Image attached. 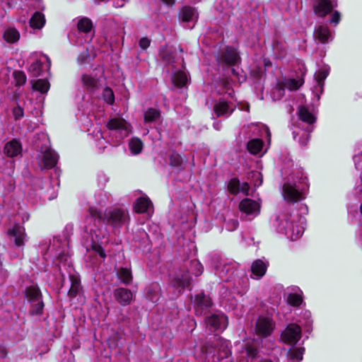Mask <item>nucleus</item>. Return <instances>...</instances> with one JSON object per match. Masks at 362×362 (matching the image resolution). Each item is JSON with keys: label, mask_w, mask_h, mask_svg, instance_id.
<instances>
[{"label": "nucleus", "mask_w": 362, "mask_h": 362, "mask_svg": "<svg viewBox=\"0 0 362 362\" xmlns=\"http://www.w3.org/2000/svg\"><path fill=\"white\" fill-rule=\"evenodd\" d=\"M286 214H281L276 218L279 223V230L287 235L293 240L298 239L304 232L305 220L303 217H293Z\"/></svg>", "instance_id": "1"}, {"label": "nucleus", "mask_w": 362, "mask_h": 362, "mask_svg": "<svg viewBox=\"0 0 362 362\" xmlns=\"http://www.w3.org/2000/svg\"><path fill=\"white\" fill-rule=\"evenodd\" d=\"M101 219L102 214L96 209L90 208V216L88 217L86 220L89 226H86V230L91 236L93 240L92 248L98 253L101 257L105 258L106 255L103 248L97 243V242L100 240L101 236L98 234L97 231L99 230V229L98 228H96V226H99Z\"/></svg>", "instance_id": "2"}, {"label": "nucleus", "mask_w": 362, "mask_h": 362, "mask_svg": "<svg viewBox=\"0 0 362 362\" xmlns=\"http://www.w3.org/2000/svg\"><path fill=\"white\" fill-rule=\"evenodd\" d=\"M275 326V322L271 317L260 315L256 321L255 333L259 336L268 337L273 332Z\"/></svg>", "instance_id": "3"}, {"label": "nucleus", "mask_w": 362, "mask_h": 362, "mask_svg": "<svg viewBox=\"0 0 362 362\" xmlns=\"http://www.w3.org/2000/svg\"><path fill=\"white\" fill-rule=\"evenodd\" d=\"M202 265L198 260L194 259L190 262V267L187 270V274L177 275L176 276V283L180 286L185 287L189 285L191 281V276L189 274L197 276L202 274Z\"/></svg>", "instance_id": "4"}, {"label": "nucleus", "mask_w": 362, "mask_h": 362, "mask_svg": "<svg viewBox=\"0 0 362 362\" xmlns=\"http://www.w3.org/2000/svg\"><path fill=\"white\" fill-rule=\"evenodd\" d=\"M261 204L259 201L249 198L243 199L239 204V209L250 219L254 218L259 214Z\"/></svg>", "instance_id": "5"}, {"label": "nucleus", "mask_w": 362, "mask_h": 362, "mask_svg": "<svg viewBox=\"0 0 362 362\" xmlns=\"http://www.w3.org/2000/svg\"><path fill=\"white\" fill-rule=\"evenodd\" d=\"M282 195L287 202H297L303 199V192L296 183L286 182L282 187Z\"/></svg>", "instance_id": "6"}, {"label": "nucleus", "mask_w": 362, "mask_h": 362, "mask_svg": "<svg viewBox=\"0 0 362 362\" xmlns=\"http://www.w3.org/2000/svg\"><path fill=\"white\" fill-rule=\"evenodd\" d=\"M300 337L301 329L296 324L288 325L281 334V341L288 344H296Z\"/></svg>", "instance_id": "7"}, {"label": "nucleus", "mask_w": 362, "mask_h": 362, "mask_svg": "<svg viewBox=\"0 0 362 362\" xmlns=\"http://www.w3.org/2000/svg\"><path fill=\"white\" fill-rule=\"evenodd\" d=\"M106 126L108 129L119 132L122 138L127 136L132 131L129 124L124 119L119 117L110 119Z\"/></svg>", "instance_id": "8"}, {"label": "nucleus", "mask_w": 362, "mask_h": 362, "mask_svg": "<svg viewBox=\"0 0 362 362\" xmlns=\"http://www.w3.org/2000/svg\"><path fill=\"white\" fill-rule=\"evenodd\" d=\"M337 6V0L333 1L330 0H314V12L319 17H325L328 13H329L334 8Z\"/></svg>", "instance_id": "9"}, {"label": "nucleus", "mask_w": 362, "mask_h": 362, "mask_svg": "<svg viewBox=\"0 0 362 362\" xmlns=\"http://www.w3.org/2000/svg\"><path fill=\"white\" fill-rule=\"evenodd\" d=\"M57 160V154L50 149L41 152L38 156V164L42 169L53 168Z\"/></svg>", "instance_id": "10"}, {"label": "nucleus", "mask_w": 362, "mask_h": 362, "mask_svg": "<svg viewBox=\"0 0 362 362\" xmlns=\"http://www.w3.org/2000/svg\"><path fill=\"white\" fill-rule=\"evenodd\" d=\"M113 294L117 302L124 306L131 304L134 299V293L129 289L125 288L115 289Z\"/></svg>", "instance_id": "11"}, {"label": "nucleus", "mask_w": 362, "mask_h": 362, "mask_svg": "<svg viewBox=\"0 0 362 362\" xmlns=\"http://www.w3.org/2000/svg\"><path fill=\"white\" fill-rule=\"evenodd\" d=\"M250 187L247 182H240L239 180L233 178L228 184V190L233 194L243 193L247 195Z\"/></svg>", "instance_id": "12"}, {"label": "nucleus", "mask_w": 362, "mask_h": 362, "mask_svg": "<svg viewBox=\"0 0 362 362\" xmlns=\"http://www.w3.org/2000/svg\"><path fill=\"white\" fill-rule=\"evenodd\" d=\"M206 324L215 330H222L227 327L228 319L223 315H214L206 320Z\"/></svg>", "instance_id": "13"}, {"label": "nucleus", "mask_w": 362, "mask_h": 362, "mask_svg": "<svg viewBox=\"0 0 362 362\" xmlns=\"http://www.w3.org/2000/svg\"><path fill=\"white\" fill-rule=\"evenodd\" d=\"M267 269V264L261 259L254 261L251 266V271L254 279H260L266 273Z\"/></svg>", "instance_id": "14"}, {"label": "nucleus", "mask_w": 362, "mask_h": 362, "mask_svg": "<svg viewBox=\"0 0 362 362\" xmlns=\"http://www.w3.org/2000/svg\"><path fill=\"white\" fill-rule=\"evenodd\" d=\"M239 61V56L236 50L232 48H227L221 57L218 59V62L226 63L228 65H234Z\"/></svg>", "instance_id": "15"}, {"label": "nucleus", "mask_w": 362, "mask_h": 362, "mask_svg": "<svg viewBox=\"0 0 362 362\" xmlns=\"http://www.w3.org/2000/svg\"><path fill=\"white\" fill-rule=\"evenodd\" d=\"M314 37L322 43H326L332 38V34L327 25H319L315 29Z\"/></svg>", "instance_id": "16"}, {"label": "nucleus", "mask_w": 362, "mask_h": 362, "mask_svg": "<svg viewBox=\"0 0 362 362\" xmlns=\"http://www.w3.org/2000/svg\"><path fill=\"white\" fill-rule=\"evenodd\" d=\"M214 110L218 117L229 115L234 110V106L224 100H219L215 104Z\"/></svg>", "instance_id": "17"}, {"label": "nucleus", "mask_w": 362, "mask_h": 362, "mask_svg": "<svg viewBox=\"0 0 362 362\" xmlns=\"http://www.w3.org/2000/svg\"><path fill=\"white\" fill-rule=\"evenodd\" d=\"M8 235L13 238L15 245L22 246L25 238L24 228L20 226H16L8 231Z\"/></svg>", "instance_id": "18"}, {"label": "nucleus", "mask_w": 362, "mask_h": 362, "mask_svg": "<svg viewBox=\"0 0 362 362\" xmlns=\"http://www.w3.org/2000/svg\"><path fill=\"white\" fill-rule=\"evenodd\" d=\"M134 209L137 213H151L153 211V204L148 198L141 197L136 199L134 204Z\"/></svg>", "instance_id": "19"}, {"label": "nucleus", "mask_w": 362, "mask_h": 362, "mask_svg": "<svg viewBox=\"0 0 362 362\" xmlns=\"http://www.w3.org/2000/svg\"><path fill=\"white\" fill-rule=\"evenodd\" d=\"M81 82L83 86L90 91L96 90L100 86L98 79L89 74H83L81 76Z\"/></svg>", "instance_id": "20"}, {"label": "nucleus", "mask_w": 362, "mask_h": 362, "mask_svg": "<svg viewBox=\"0 0 362 362\" xmlns=\"http://www.w3.org/2000/svg\"><path fill=\"white\" fill-rule=\"evenodd\" d=\"M21 152V144L17 140L8 142L4 147V153L9 157L18 156Z\"/></svg>", "instance_id": "21"}, {"label": "nucleus", "mask_w": 362, "mask_h": 362, "mask_svg": "<svg viewBox=\"0 0 362 362\" xmlns=\"http://www.w3.org/2000/svg\"><path fill=\"white\" fill-rule=\"evenodd\" d=\"M180 15L182 21L185 22L194 21L198 18V13L196 10L187 6H185L182 8Z\"/></svg>", "instance_id": "22"}, {"label": "nucleus", "mask_w": 362, "mask_h": 362, "mask_svg": "<svg viewBox=\"0 0 362 362\" xmlns=\"http://www.w3.org/2000/svg\"><path fill=\"white\" fill-rule=\"evenodd\" d=\"M126 213L123 210L116 209L110 212L107 221L112 224H119L124 221Z\"/></svg>", "instance_id": "23"}, {"label": "nucleus", "mask_w": 362, "mask_h": 362, "mask_svg": "<svg viewBox=\"0 0 362 362\" xmlns=\"http://www.w3.org/2000/svg\"><path fill=\"white\" fill-rule=\"evenodd\" d=\"M3 37L8 43H15L20 39V33L15 28H7L4 32Z\"/></svg>", "instance_id": "24"}, {"label": "nucleus", "mask_w": 362, "mask_h": 362, "mask_svg": "<svg viewBox=\"0 0 362 362\" xmlns=\"http://www.w3.org/2000/svg\"><path fill=\"white\" fill-rule=\"evenodd\" d=\"M45 23V16L40 12H35L30 20V25L33 29H41Z\"/></svg>", "instance_id": "25"}, {"label": "nucleus", "mask_w": 362, "mask_h": 362, "mask_svg": "<svg viewBox=\"0 0 362 362\" xmlns=\"http://www.w3.org/2000/svg\"><path fill=\"white\" fill-rule=\"evenodd\" d=\"M118 279L125 285H129L132 281V274L130 269L121 267L117 270Z\"/></svg>", "instance_id": "26"}, {"label": "nucleus", "mask_w": 362, "mask_h": 362, "mask_svg": "<svg viewBox=\"0 0 362 362\" xmlns=\"http://www.w3.org/2000/svg\"><path fill=\"white\" fill-rule=\"evenodd\" d=\"M298 115L303 122L308 124H313L315 122V116L304 106H300L298 110Z\"/></svg>", "instance_id": "27"}, {"label": "nucleus", "mask_w": 362, "mask_h": 362, "mask_svg": "<svg viewBox=\"0 0 362 362\" xmlns=\"http://www.w3.org/2000/svg\"><path fill=\"white\" fill-rule=\"evenodd\" d=\"M70 281H71V287L69 288L68 294L70 297L74 298L81 291L80 280L78 276L71 274V275H70Z\"/></svg>", "instance_id": "28"}, {"label": "nucleus", "mask_w": 362, "mask_h": 362, "mask_svg": "<svg viewBox=\"0 0 362 362\" xmlns=\"http://www.w3.org/2000/svg\"><path fill=\"white\" fill-rule=\"evenodd\" d=\"M172 80L175 86L182 87L187 84L188 78L185 71H178L173 74Z\"/></svg>", "instance_id": "29"}, {"label": "nucleus", "mask_w": 362, "mask_h": 362, "mask_svg": "<svg viewBox=\"0 0 362 362\" xmlns=\"http://www.w3.org/2000/svg\"><path fill=\"white\" fill-rule=\"evenodd\" d=\"M33 88L41 93H47L49 88V83L47 80L38 79L32 81Z\"/></svg>", "instance_id": "30"}, {"label": "nucleus", "mask_w": 362, "mask_h": 362, "mask_svg": "<svg viewBox=\"0 0 362 362\" xmlns=\"http://www.w3.org/2000/svg\"><path fill=\"white\" fill-rule=\"evenodd\" d=\"M160 117V111L154 108H149L144 112L145 122H154L157 121Z\"/></svg>", "instance_id": "31"}, {"label": "nucleus", "mask_w": 362, "mask_h": 362, "mask_svg": "<svg viewBox=\"0 0 362 362\" xmlns=\"http://www.w3.org/2000/svg\"><path fill=\"white\" fill-rule=\"evenodd\" d=\"M262 148V141L259 139H254L247 144V149L252 154L259 153Z\"/></svg>", "instance_id": "32"}, {"label": "nucleus", "mask_w": 362, "mask_h": 362, "mask_svg": "<svg viewBox=\"0 0 362 362\" xmlns=\"http://www.w3.org/2000/svg\"><path fill=\"white\" fill-rule=\"evenodd\" d=\"M129 146L132 153L137 155L142 151L143 143L139 139L133 138L129 141Z\"/></svg>", "instance_id": "33"}, {"label": "nucleus", "mask_w": 362, "mask_h": 362, "mask_svg": "<svg viewBox=\"0 0 362 362\" xmlns=\"http://www.w3.org/2000/svg\"><path fill=\"white\" fill-rule=\"evenodd\" d=\"M25 295L30 301L39 300L40 299V293L39 289L35 286H30L25 290Z\"/></svg>", "instance_id": "34"}, {"label": "nucleus", "mask_w": 362, "mask_h": 362, "mask_svg": "<svg viewBox=\"0 0 362 362\" xmlns=\"http://www.w3.org/2000/svg\"><path fill=\"white\" fill-rule=\"evenodd\" d=\"M78 28L80 31L83 33H88L93 28L92 22L87 18H83L78 22Z\"/></svg>", "instance_id": "35"}, {"label": "nucleus", "mask_w": 362, "mask_h": 362, "mask_svg": "<svg viewBox=\"0 0 362 362\" xmlns=\"http://www.w3.org/2000/svg\"><path fill=\"white\" fill-rule=\"evenodd\" d=\"M304 353V349L303 348H296L292 347L288 349V356L297 361H301L303 359V355Z\"/></svg>", "instance_id": "36"}, {"label": "nucleus", "mask_w": 362, "mask_h": 362, "mask_svg": "<svg viewBox=\"0 0 362 362\" xmlns=\"http://www.w3.org/2000/svg\"><path fill=\"white\" fill-rule=\"evenodd\" d=\"M303 83L302 79H288L284 83V87L290 90H295L298 89Z\"/></svg>", "instance_id": "37"}, {"label": "nucleus", "mask_w": 362, "mask_h": 362, "mask_svg": "<svg viewBox=\"0 0 362 362\" xmlns=\"http://www.w3.org/2000/svg\"><path fill=\"white\" fill-rule=\"evenodd\" d=\"M103 98L107 104H113L115 101L113 90L109 87H105L103 90Z\"/></svg>", "instance_id": "38"}, {"label": "nucleus", "mask_w": 362, "mask_h": 362, "mask_svg": "<svg viewBox=\"0 0 362 362\" xmlns=\"http://www.w3.org/2000/svg\"><path fill=\"white\" fill-rule=\"evenodd\" d=\"M195 303L199 305L201 307L205 308L209 307L211 304V299L204 294L197 295L195 297Z\"/></svg>", "instance_id": "39"}, {"label": "nucleus", "mask_w": 362, "mask_h": 362, "mask_svg": "<svg viewBox=\"0 0 362 362\" xmlns=\"http://www.w3.org/2000/svg\"><path fill=\"white\" fill-rule=\"evenodd\" d=\"M328 70L323 69L320 70L315 74V78L317 80V86L320 88H322L323 86V81L327 78L328 75Z\"/></svg>", "instance_id": "40"}, {"label": "nucleus", "mask_w": 362, "mask_h": 362, "mask_svg": "<svg viewBox=\"0 0 362 362\" xmlns=\"http://www.w3.org/2000/svg\"><path fill=\"white\" fill-rule=\"evenodd\" d=\"M287 301L290 305L298 306L302 302V297L297 293H289L287 297Z\"/></svg>", "instance_id": "41"}, {"label": "nucleus", "mask_w": 362, "mask_h": 362, "mask_svg": "<svg viewBox=\"0 0 362 362\" xmlns=\"http://www.w3.org/2000/svg\"><path fill=\"white\" fill-rule=\"evenodd\" d=\"M41 66L42 63L37 60L30 66L29 71L31 72L34 76H37L40 74Z\"/></svg>", "instance_id": "42"}, {"label": "nucleus", "mask_w": 362, "mask_h": 362, "mask_svg": "<svg viewBox=\"0 0 362 362\" xmlns=\"http://www.w3.org/2000/svg\"><path fill=\"white\" fill-rule=\"evenodd\" d=\"M13 75L17 86H21L25 83L26 76L23 72L15 71Z\"/></svg>", "instance_id": "43"}, {"label": "nucleus", "mask_w": 362, "mask_h": 362, "mask_svg": "<svg viewBox=\"0 0 362 362\" xmlns=\"http://www.w3.org/2000/svg\"><path fill=\"white\" fill-rule=\"evenodd\" d=\"M96 137L98 139V146L100 149H104L106 146V141L104 140L103 136L100 132V130H98V132L96 134Z\"/></svg>", "instance_id": "44"}, {"label": "nucleus", "mask_w": 362, "mask_h": 362, "mask_svg": "<svg viewBox=\"0 0 362 362\" xmlns=\"http://www.w3.org/2000/svg\"><path fill=\"white\" fill-rule=\"evenodd\" d=\"M245 351L247 353V356L252 360H253L257 354L256 349L252 346H247L245 349Z\"/></svg>", "instance_id": "45"}, {"label": "nucleus", "mask_w": 362, "mask_h": 362, "mask_svg": "<svg viewBox=\"0 0 362 362\" xmlns=\"http://www.w3.org/2000/svg\"><path fill=\"white\" fill-rule=\"evenodd\" d=\"M13 114L16 119H20L24 115L23 109L20 106H17L13 108Z\"/></svg>", "instance_id": "46"}, {"label": "nucleus", "mask_w": 362, "mask_h": 362, "mask_svg": "<svg viewBox=\"0 0 362 362\" xmlns=\"http://www.w3.org/2000/svg\"><path fill=\"white\" fill-rule=\"evenodd\" d=\"M341 14L339 11H334L332 15V18L329 20L331 23L338 24L340 21Z\"/></svg>", "instance_id": "47"}, {"label": "nucleus", "mask_w": 362, "mask_h": 362, "mask_svg": "<svg viewBox=\"0 0 362 362\" xmlns=\"http://www.w3.org/2000/svg\"><path fill=\"white\" fill-rule=\"evenodd\" d=\"M35 303V309L33 311L35 314H41L43 310L44 304L41 300L34 301Z\"/></svg>", "instance_id": "48"}, {"label": "nucleus", "mask_w": 362, "mask_h": 362, "mask_svg": "<svg viewBox=\"0 0 362 362\" xmlns=\"http://www.w3.org/2000/svg\"><path fill=\"white\" fill-rule=\"evenodd\" d=\"M150 40L147 37H143L139 40V46L142 49H147L150 45Z\"/></svg>", "instance_id": "49"}, {"label": "nucleus", "mask_w": 362, "mask_h": 362, "mask_svg": "<svg viewBox=\"0 0 362 362\" xmlns=\"http://www.w3.org/2000/svg\"><path fill=\"white\" fill-rule=\"evenodd\" d=\"M284 88H282L280 86H278L274 88V97H276V99H280L284 95Z\"/></svg>", "instance_id": "50"}, {"label": "nucleus", "mask_w": 362, "mask_h": 362, "mask_svg": "<svg viewBox=\"0 0 362 362\" xmlns=\"http://www.w3.org/2000/svg\"><path fill=\"white\" fill-rule=\"evenodd\" d=\"M302 136L303 137V139H300L299 142L302 145H305L308 143V141H309V136L307 133L303 132Z\"/></svg>", "instance_id": "51"}, {"label": "nucleus", "mask_w": 362, "mask_h": 362, "mask_svg": "<svg viewBox=\"0 0 362 362\" xmlns=\"http://www.w3.org/2000/svg\"><path fill=\"white\" fill-rule=\"evenodd\" d=\"M127 0H114V6L117 8L122 7Z\"/></svg>", "instance_id": "52"}, {"label": "nucleus", "mask_w": 362, "mask_h": 362, "mask_svg": "<svg viewBox=\"0 0 362 362\" xmlns=\"http://www.w3.org/2000/svg\"><path fill=\"white\" fill-rule=\"evenodd\" d=\"M90 56L86 52L81 53L78 57V60L83 62L86 59L87 57H89Z\"/></svg>", "instance_id": "53"}, {"label": "nucleus", "mask_w": 362, "mask_h": 362, "mask_svg": "<svg viewBox=\"0 0 362 362\" xmlns=\"http://www.w3.org/2000/svg\"><path fill=\"white\" fill-rule=\"evenodd\" d=\"M254 175H255V177H257V178L258 180H259V182L258 183H255V185H257V186L260 185L262 184V177L261 174H260L259 173H258V172H257V173H255L254 174Z\"/></svg>", "instance_id": "54"}, {"label": "nucleus", "mask_w": 362, "mask_h": 362, "mask_svg": "<svg viewBox=\"0 0 362 362\" xmlns=\"http://www.w3.org/2000/svg\"><path fill=\"white\" fill-rule=\"evenodd\" d=\"M231 224H232V228H228V230H232L238 227V222L236 220H233L231 222Z\"/></svg>", "instance_id": "55"}, {"label": "nucleus", "mask_w": 362, "mask_h": 362, "mask_svg": "<svg viewBox=\"0 0 362 362\" xmlns=\"http://www.w3.org/2000/svg\"><path fill=\"white\" fill-rule=\"evenodd\" d=\"M164 4L168 6H173L175 4V0H161Z\"/></svg>", "instance_id": "56"}, {"label": "nucleus", "mask_w": 362, "mask_h": 362, "mask_svg": "<svg viewBox=\"0 0 362 362\" xmlns=\"http://www.w3.org/2000/svg\"><path fill=\"white\" fill-rule=\"evenodd\" d=\"M214 128H215L216 130H220V129H221V125H220V124H218V123H215V124H214Z\"/></svg>", "instance_id": "57"}, {"label": "nucleus", "mask_w": 362, "mask_h": 362, "mask_svg": "<svg viewBox=\"0 0 362 362\" xmlns=\"http://www.w3.org/2000/svg\"><path fill=\"white\" fill-rule=\"evenodd\" d=\"M172 164L173 165H179V162L177 161V163H172Z\"/></svg>", "instance_id": "58"}, {"label": "nucleus", "mask_w": 362, "mask_h": 362, "mask_svg": "<svg viewBox=\"0 0 362 362\" xmlns=\"http://www.w3.org/2000/svg\"><path fill=\"white\" fill-rule=\"evenodd\" d=\"M356 158L357 157H354V161H355L356 165L357 166L358 164L356 163Z\"/></svg>", "instance_id": "59"}, {"label": "nucleus", "mask_w": 362, "mask_h": 362, "mask_svg": "<svg viewBox=\"0 0 362 362\" xmlns=\"http://www.w3.org/2000/svg\"><path fill=\"white\" fill-rule=\"evenodd\" d=\"M266 131H267V134H268L269 137H270V133H269V130H268V129H267Z\"/></svg>", "instance_id": "60"}, {"label": "nucleus", "mask_w": 362, "mask_h": 362, "mask_svg": "<svg viewBox=\"0 0 362 362\" xmlns=\"http://www.w3.org/2000/svg\"><path fill=\"white\" fill-rule=\"evenodd\" d=\"M261 362H272V361H262Z\"/></svg>", "instance_id": "61"}, {"label": "nucleus", "mask_w": 362, "mask_h": 362, "mask_svg": "<svg viewBox=\"0 0 362 362\" xmlns=\"http://www.w3.org/2000/svg\"><path fill=\"white\" fill-rule=\"evenodd\" d=\"M361 214H362V204L361 206Z\"/></svg>", "instance_id": "62"}]
</instances>
